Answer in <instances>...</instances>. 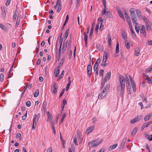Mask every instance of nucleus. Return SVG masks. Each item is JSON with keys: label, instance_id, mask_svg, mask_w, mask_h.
Masks as SVG:
<instances>
[{"label": "nucleus", "instance_id": "f257e3e1", "mask_svg": "<svg viewBox=\"0 0 152 152\" xmlns=\"http://www.w3.org/2000/svg\"><path fill=\"white\" fill-rule=\"evenodd\" d=\"M125 78L122 75H120L119 76V86L117 87L118 92L119 94H123L125 88V81L126 84L129 85L130 84L129 79L132 78L130 75H128L126 74H124Z\"/></svg>", "mask_w": 152, "mask_h": 152}, {"label": "nucleus", "instance_id": "f03ea898", "mask_svg": "<svg viewBox=\"0 0 152 152\" xmlns=\"http://www.w3.org/2000/svg\"><path fill=\"white\" fill-rule=\"evenodd\" d=\"M58 88V85L56 83H54L52 85L51 88V91H52L54 94L56 93V91Z\"/></svg>", "mask_w": 152, "mask_h": 152}, {"label": "nucleus", "instance_id": "7ed1b4c3", "mask_svg": "<svg viewBox=\"0 0 152 152\" xmlns=\"http://www.w3.org/2000/svg\"><path fill=\"white\" fill-rule=\"evenodd\" d=\"M92 72V66L91 64L88 65L87 66V72L88 75L89 77H90L91 75Z\"/></svg>", "mask_w": 152, "mask_h": 152}, {"label": "nucleus", "instance_id": "20e7f679", "mask_svg": "<svg viewBox=\"0 0 152 152\" xmlns=\"http://www.w3.org/2000/svg\"><path fill=\"white\" fill-rule=\"evenodd\" d=\"M107 93L104 91V90H103L99 94L98 96V99H100L105 98Z\"/></svg>", "mask_w": 152, "mask_h": 152}, {"label": "nucleus", "instance_id": "39448f33", "mask_svg": "<svg viewBox=\"0 0 152 152\" xmlns=\"http://www.w3.org/2000/svg\"><path fill=\"white\" fill-rule=\"evenodd\" d=\"M40 116V115L39 113L37 115H36L35 114L34 117L33 118V122L34 123L35 125H37V124L38 123V121L39 117Z\"/></svg>", "mask_w": 152, "mask_h": 152}, {"label": "nucleus", "instance_id": "423d86ee", "mask_svg": "<svg viewBox=\"0 0 152 152\" xmlns=\"http://www.w3.org/2000/svg\"><path fill=\"white\" fill-rule=\"evenodd\" d=\"M145 26L143 25L142 26L141 28L140 29V33L142 34L145 37L146 35V33L145 30Z\"/></svg>", "mask_w": 152, "mask_h": 152}, {"label": "nucleus", "instance_id": "0eeeda50", "mask_svg": "<svg viewBox=\"0 0 152 152\" xmlns=\"http://www.w3.org/2000/svg\"><path fill=\"white\" fill-rule=\"evenodd\" d=\"M1 9L2 11L1 13L2 18L3 19H4L6 15L7 11H6L5 8L4 7L2 9V7H1Z\"/></svg>", "mask_w": 152, "mask_h": 152}, {"label": "nucleus", "instance_id": "6e6552de", "mask_svg": "<svg viewBox=\"0 0 152 152\" xmlns=\"http://www.w3.org/2000/svg\"><path fill=\"white\" fill-rule=\"evenodd\" d=\"M141 19H143V20L146 23V27L147 29H148V24L149 23V22H150L149 20H148V19L146 18L145 16H143Z\"/></svg>", "mask_w": 152, "mask_h": 152}, {"label": "nucleus", "instance_id": "1a4fd4ad", "mask_svg": "<svg viewBox=\"0 0 152 152\" xmlns=\"http://www.w3.org/2000/svg\"><path fill=\"white\" fill-rule=\"evenodd\" d=\"M134 9V8H131L130 9L129 12H131L130 17L131 18H134V17H136Z\"/></svg>", "mask_w": 152, "mask_h": 152}, {"label": "nucleus", "instance_id": "9d476101", "mask_svg": "<svg viewBox=\"0 0 152 152\" xmlns=\"http://www.w3.org/2000/svg\"><path fill=\"white\" fill-rule=\"evenodd\" d=\"M111 72H108L105 75V77L104 79V81L105 82H106L107 80H109L111 77Z\"/></svg>", "mask_w": 152, "mask_h": 152}, {"label": "nucleus", "instance_id": "9b49d317", "mask_svg": "<svg viewBox=\"0 0 152 152\" xmlns=\"http://www.w3.org/2000/svg\"><path fill=\"white\" fill-rule=\"evenodd\" d=\"M141 116L140 117L137 116L133 119L132 120L130 121V123L132 124H134L136 122H137L138 121H140L141 119Z\"/></svg>", "mask_w": 152, "mask_h": 152}, {"label": "nucleus", "instance_id": "f8f14e48", "mask_svg": "<svg viewBox=\"0 0 152 152\" xmlns=\"http://www.w3.org/2000/svg\"><path fill=\"white\" fill-rule=\"evenodd\" d=\"M94 128V126H92L89 127L86 130V133L87 134H88L90 133L93 129Z\"/></svg>", "mask_w": 152, "mask_h": 152}, {"label": "nucleus", "instance_id": "ddd939ff", "mask_svg": "<svg viewBox=\"0 0 152 152\" xmlns=\"http://www.w3.org/2000/svg\"><path fill=\"white\" fill-rule=\"evenodd\" d=\"M77 140L78 141L81 142V133L80 132L79 130H77Z\"/></svg>", "mask_w": 152, "mask_h": 152}, {"label": "nucleus", "instance_id": "4468645a", "mask_svg": "<svg viewBox=\"0 0 152 152\" xmlns=\"http://www.w3.org/2000/svg\"><path fill=\"white\" fill-rule=\"evenodd\" d=\"M143 76L145 77V79L147 80V82L150 84L152 83V81L150 77L147 75H146L145 73H143Z\"/></svg>", "mask_w": 152, "mask_h": 152}, {"label": "nucleus", "instance_id": "2eb2a0df", "mask_svg": "<svg viewBox=\"0 0 152 152\" xmlns=\"http://www.w3.org/2000/svg\"><path fill=\"white\" fill-rule=\"evenodd\" d=\"M60 40H61V39H60ZM62 41H63V39H62L61 40H60V47L59 48V50L58 51V57L59 58H60V56L61 55V47L62 44Z\"/></svg>", "mask_w": 152, "mask_h": 152}, {"label": "nucleus", "instance_id": "dca6fc26", "mask_svg": "<svg viewBox=\"0 0 152 152\" xmlns=\"http://www.w3.org/2000/svg\"><path fill=\"white\" fill-rule=\"evenodd\" d=\"M136 13L137 16L140 20L143 16H142L141 12L139 10H136Z\"/></svg>", "mask_w": 152, "mask_h": 152}, {"label": "nucleus", "instance_id": "f3484780", "mask_svg": "<svg viewBox=\"0 0 152 152\" xmlns=\"http://www.w3.org/2000/svg\"><path fill=\"white\" fill-rule=\"evenodd\" d=\"M59 72V68L57 67L54 70V74L55 75V76L57 77L58 76V75Z\"/></svg>", "mask_w": 152, "mask_h": 152}, {"label": "nucleus", "instance_id": "a211bd4d", "mask_svg": "<svg viewBox=\"0 0 152 152\" xmlns=\"http://www.w3.org/2000/svg\"><path fill=\"white\" fill-rule=\"evenodd\" d=\"M103 141L102 139H101L100 140H99L98 142L95 143L93 144H92V145L91 146V147L92 148H93L96 146H97L99 145L100 143H101Z\"/></svg>", "mask_w": 152, "mask_h": 152}, {"label": "nucleus", "instance_id": "6ab92c4d", "mask_svg": "<svg viewBox=\"0 0 152 152\" xmlns=\"http://www.w3.org/2000/svg\"><path fill=\"white\" fill-rule=\"evenodd\" d=\"M47 115L48 116V120L50 122L53 121V116L51 114L49 113V112H48Z\"/></svg>", "mask_w": 152, "mask_h": 152}, {"label": "nucleus", "instance_id": "aec40b11", "mask_svg": "<svg viewBox=\"0 0 152 152\" xmlns=\"http://www.w3.org/2000/svg\"><path fill=\"white\" fill-rule=\"evenodd\" d=\"M117 11L118 12V13L119 16L122 18L125 19L124 18L123 15L121 11L119 9H117Z\"/></svg>", "mask_w": 152, "mask_h": 152}, {"label": "nucleus", "instance_id": "412c9836", "mask_svg": "<svg viewBox=\"0 0 152 152\" xmlns=\"http://www.w3.org/2000/svg\"><path fill=\"white\" fill-rule=\"evenodd\" d=\"M121 34L122 38L124 39L125 41L127 40V35L125 32L124 31H122L121 32Z\"/></svg>", "mask_w": 152, "mask_h": 152}, {"label": "nucleus", "instance_id": "4be33fe9", "mask_svg": "<svg viewBox=\"0 0 152 152\" xmlns=\"http://www.w3.org/2000/svg\"><path fill=\"white\" fill-rule=\"evenodd\" d=\"M104 10H102V15H104V14H105L106 12V10H107V6H106V4H104Z\"/></svg>", "mask_w": 152, "mask_h": 152}, {"label": "nucleus", "instance_id": "5701e85b", "mask_svg": "<svg viewBox=\"0 0 152 152\" xmlns=\"http://www.w3.org/2000/svg\"><path fill=\"white\" fill-rule=\"evenodd\" d=\"M110 88V85L109 84H107L105 87L104 89V91H106V92L108 93V92L109 91V89Z\"/></svg>", "mask_w": 152, "mask_h": 152}, {"label": "nucleus", "instance_id": "b1692460", "mask_svg": "<svg viewBox=\"0 0 152 152\" xmlns=\"http://www.w3.org/2000/svg\"><path fill=\"white\" fill-rule=\"evenodd\" d=\"M137 127H135L133 129V130L131 132V135L132 136H133L135 135L136 134V132H137Z\"/></svg>", "mask_w": 152, "mask_h": 152}, {"label": "nucleus", "instance_id": "393cba45", "mask_svg": "<svg viewBox=\"0 0 152 152\" xmlns=\"http://www.w3.org/2000/svg\"><path fill=\"white\" fill-rule=\"evenodd\" d=\"M135 55L137 56H138L140 54V50L139 48H136L135 49Z\"/></svg>", "mask_w": 152, "mask_h": 152}, {"label": "nucleus", "instance_id": "a878e982", "mask_svg": "<svg viewBox=\"0 0 152 152\" xmlns=\"http://www.w3.org/2000/svg\"><path fill=\"white\" fill-rule=\"evenodd\" d=\"M94 29V26H92L91 27V29L90 32V33L89 34V38L90 39H91L92 37V36L93 34Z\"/></svg>", "mask_w": 152, "mask_h": 152}, {"label": "nucleus", "instance_id": "bb28decb", "mask_svg": "<svg viewBox=\"0 0 152 152\" xmlns=\"http://www.w3.org/2000/svg\"><path fill=\"white\" fill-rule=\"evenodd\" d=\"M125 15V18L126 19L127 21L128 24H129L131 23L129 17L128 15V14H126V15Z\"/></svg>", "mask_w": 152, "mask_h": 152}, {"label": "nucleus", "instance_id": "cd10ccee", "mask_svg": "<svg viewBox=\"0 0 152 152\" xmlns=\"http://www.w3.org/2000/svg\"><path fill=\"white\" fill-rule=\"evenodd\" d=\"M17 10L15 11V13L14 14L13 16V20L14 22H15L16 20V17H17V14H16Z\"/></svg>", "mask_w": 152, "mask_h": 152}, {"label": "nucleus", "instance_id": "c85d7f7f", "mask_svg": "<svg viewBox=\"0 0 152 152\" xmlns=\"http://www.w3.org/2000/svg\"><path fill=\"white\" fill-rule=\"evenodd\" d=\"M105 15L107 16V17L110 18H112V16L111 14L109 11H107L106 12V13L104 14Z\"/></svg>", "mask_w": 152, "mask_h": 152}, {"label": "nucleus", "instance_id": "c756f323", "mask_svg": "<svg viewBox=\"0 0 152 152\" xmlns=\"http://www.w3.org/2000/svg\"><path fill=\"white\" fill-rule=\"evenodd\" d=\"M83 34L85 41H88V35L86 34V32H84L83 33Z\"/></svg>", "mask_w": 152, "mask_h": 152}, {"label": "nucleus", "instance_id": "7c9ffc66", "mask_svg": "<svg viewBox=\"0 0 152 152\" xmlns=\"http://www.w3.org/2000/svg\"><path fill=\"white\" fill-rule=\"evenodd\" d=\"M14 66V64H13L11 66V68L10 69V71H9V75L8 76V78H10V75H11V72L13 70V68Z\"/></svg>", "mask_w": 152, "mask_h": 152}, {"label": "nucleus", "instance_id": "2f4dec72", "mask_svg": "<svg viewBox=\"0 0 152 152\" xmlns=\"http://www.w3.org/2000/svg\"><path fill=\"white\" fill-rule=\"evenodd\" d=\"M152 71V65L150 67L148 68L145 71V73H148L149 72H150Z\"/></svg>", "mask_w": 152, "mask_h": 152}, {"label": "nucleus", "instance_id": "473e14b6", "mask_svg": "<svg viewBox=\"0 0 152 152\" xmlns=\"http://www.w3.org/2000/svg\"><path fill=\"white\" fill-rule=\"evenodd\" d=\"M125 45L126 48L128 49H129L130 48L129 42L127 41V40H126L125 41Z\"/></svg>", "mask_w": 152, "mask_h": 152}, {"label": "nucleus", "instance_id": "72a5a7b5", "mask_svg": "<svg viewBox=\"0 0 152 152\" xmlns=\"http://www.w3.org/2000/svg\"><path fill=\"white\" fill-rule=\"evenodd\" d=\"M148 29H147L148 31H150L151 30L152 31V23L151 22H149L148 24Z\"/></svg>", "mask_w": 152, "mask_h": 152}, {"label": "nucleus", "instance_id": "f704fd0d", "mask_svg": "<svg viewBox=\"0 0 152 152\" xmlns=\"http://www.w3.org/2000/svg\"><path fill=\"white\" fill-rule=\"evenodd\" d=\"M119 44L118 42H117L116 48L115 49V53H118L119 51Z\"/></svg>", "mask_w": 152, "mask_h": 152}, {"label": "nucleus", "instance_id": "c9c22d12", "mask_svg": "<svg viewBox=\"0 0 152 152\" xmlns=\"http://www.w3.org/2000/svg\"><path fill=\"white\" fill-rule=\"evenodd\" d=\"M4 79V76L3 74H1L0 75V81L1 82L3 81Z\"/></svg>", "mask_w": 152, "mask_h": 152}, {"label": "nucleus", "instance_id": "e433bc0d", "mask_svg": "<svg viewBox=\"0 0 152 152\" xmlns=\"http://www.w3.org/2000/svg\"><path fill=\"white\" fill-rule=\"evenodd\" d=\"M135 28L136 32L137 33H138L140 29V27L138 26V25H135Z\"/></svg>", "mask_w": 152, "mask_h": 152}, {"label": "nucleus", "instance_id": "4c0bfd02", "mask_svg": "<svg viewBox=\"0 0 152 152\" xmlns=\"http://www.w3.org/2000/svg\"><path fill=\"white\" fill-rule=\"evenodd\" d=\"M150 136L151 137H150V136L148 134H147L145 135V136L147 138L149 141H152V135H151Z\"/></svg>", "mask_w": 152, "mask_h": 152}, {"label": "nucleus", "instance_id": "58836bf2", "mask_svg": "<svg viewBox=\"0 0 152 152\" xmlns=\"http://www.w3.org/2000/svg\"><path fill=\"white\" fill-rule=\"evenodd\" d=\"M64 61L63 59H62L60 61V63L58 65V68H59L61 67V66L64 63Z\"/></svg>", "mask_w": 152, "mask_h": 152}, {"label": "nucleus", "instance_id": "ea45409f", "mask_svg": "<svg viewBox=\"0 0 152 152\" xmlns=\"http://www.w3.org/2000/svg\"><path fill=\"white\" fill-rule=\"evenodd\" d=\"M130 82L132 86H136L134 81L132 78H131Z\"/></svg>", "mask_w": 152, "mask_h": 152}, {"label": "nucleus", "instance_id": "a19ab883", "mask_svg": "<svg viewBox=\"0 0 152 152\" xmlns=\"http://www.w3.org/2000/svg\"><path fill=\"white\" fill-rule=\"evenodd\" d=\"M69 29L68 28V29H67L66 31L65 32L64 34V38H65V39H66L67 38V36H68V33L69 32Z\"/></svg>", "mask_w": 152, "mask_h": 152}, {"label": "nucleus", "instance_id": "79ce46f5", "mask_svg": "<svg viewBox=\"0 0 152 152\" xmlns=\"http://www.w3.org/2000/svg\"><path fill=\"white\" fill-rule=\"evenodd\" d=\"M75 150V148L74 145H72V147L70 148L69 149V152H72V151L74 152Z\"/></svg>", "mask_w": 152, "mask_h": 152}, {"label": "nucleus", "instance_id": "37998d69", "mask_svg": "<svg viewBox=\"0 0 152 152\" xmlns=\"http://www.w3.org/2000/svg\"><path fill=\"white\" fill-rule=\"evenodd\" d=\"M39 91L38 90H37L35 92L34 94V97H37L39 95Z\"/></svg>", "mask_w": 152, "mask_h": 152}, {"label": "nucleus", "instance_id": "c03bdc74", "mask_svg": "<svg viewBox=\"0 0 152 152\" xmlns=\"http://www.w3.org/2000/svg\"><path fill=\"white\" fill-rule=\"evenodd\" d=\"M118 146L117 144H115L114 145H111L110 146V148H111V150L113 149L116 148Z\"/></svg>", "mask_w": 152, "mask_h": 152}, {"label": "nucleus", "instance_id": "a18cd8bd", "mask_svg": "<svg viewBox=\"0 0 152 152\" xmlns=\"http://www.w3.org/2000/svg\"><path fill=\"white\" fill-rule=\"evenodd\" d=\"M136 17H134V18H132V21L133 23L135 24L136 25H138V24L137 23V20H136Z\"/></svg>", "mask_w": 152, "mask_h": 152}, {"label": "nucleus", "instance_id": "49530a36", "mask_svg": "<svg viewBox=\"0 0 152 152\" xmlns=\"http://www.w3.org/2000/svg\"><path fill=\"white\" fill-rule=\"evenodd\" d=\"M0 27L4 31H6L7 30L6 28H5V26L3 25L2 24H0Z\"/></svg>", "mask_w": 152, "mask_h": 152}, {"label": "nucleus", "instance_id": "de8ad7c7", "mask_svg": "<svg viewBox=\"0 0 152 152\" xmlns=\"http://www.w3.org/2000/svg\"><path fill=\"white\" fill-rule=\"evenodd\" d=\"M67 51L68 52H69V58L71 59L72 58V50L70 49V50H67Z\"/></svg>", "mask_w": 152, "mask_h": 152}, {"label": "nucleus", "instance_id": "09e8293b", "mask_svg": "<svg viewBox=\"0 0 152 152\" xmlns=\"http://www.w3.org/2000/svg\"><path fill=\"white\" fill-rule=\"evenodd\" d=\"M66 113H64V114L62 116V118L61 119V123H62L63 122V121H64V118H65V117H66Z\"/></svg>", "mask_w": 152, "mask_h": 152}, {"label": "nucleus", "instance_id": "8fccbe9b", "mask_svg": "<svg viewBox=\"0 0 152 152\" xmlns=\"http://www.w3.org/2000/svg\"><path fill=\"white\" fill-rule=\"evenodd\" d=\"M71 41L70 40L68 42V48H67V50H70V49H71Z\"/></svg>", "mask_w": 152, "mask_h": 152}, {"label": "nucleus", "instance_id": "3c124183", "mask_svg": "<svg viewBox=\"0 0 152 152\" xmlns=\"http://www.w3.org/2000/svg\"><path fill=\"white\" fill-rule=\"evenodd\" d=\"M65 89L64 88L62 89V91H61L59 96V98H60L64 94V91H65Z\"/></svg>", "mask_w": 152, "mask_h": 152}, {"label": "nucleus", "instance_id": "603ef678", "mask_svg": "<svg viewBox=\"0 0 152 152\" xmlns=\"http://www.w3.org/2000/svg\"><path fill=\"white\" fill-rule=\"evenodd\" d=\"M132 34V36L134 38V39H136V37L135 35V34L134 31H131Z\"/></svg>", "mask_w": 152, "mask_h": 152}, {"label": "nucleus", "instance_id": "864d4df0", "mask_svg": "<svg viewBox=\"0 0 152 152\" xmlns=\"http://www.w3.org/2000/svg\"><path fill=\"white\" fill-rule=\"evenodd\" d=\"M77 138L76 137H74L73 138V141L74 143H75V145H77Z\"/></svg>", "mask_w": 152, "mask_h": 152}, {"label": "nucleus", "instance_id": "5fc2aeb1", "mask_svg": "<svg viewBox=\"0 0 152 152\" xmlns=\"http://www.w3.org/2000/svg\"><path fill=\"white\" fill-rule=\"evenodd\" d=\"M28 87V85H26V86H25L24 88V90L23 92L21 94V96L25 92L26 90L27 89Z\"/></svg>", "mask_w": 152, "mask_h": 152}, {"label": "nucleus", "instance_id": "6e6d98bb", "mask_svg": "<svg viewBox=\"0 0 152 152\" xmlns=\"http://www.w3.org/2000/svg\"><path fill=\"white\" fill-rule=\"evenodd\" d=\"M99 27V24H97L96 25V28H95L96 33L97 34V33H98Z\"/></svg>", "mask_w": 152, "mask_h": 152}, {"label": "nucleus", "instance_id": "4d7b16f0", "mask_svg": "<svg viewBox=\"0 0 152 152\" xmlns=\"http://www.w3.org/2000/svg\"><path fill=\"white\" fill-rule=\"evenodd\" d=\"M47 106V104L46 103H44L42 105V108L43 109L45 110H46V108Z\"/></svg>", "mask_w": 152, "mask_h": 152}, {"label": "nucleus", "instance_id": "13d9d810", "mask_svg": "<svg viewBox=\"0 0 152 152\" xmlns=\"http://www.w3.org/2000/svg\"><path fill=\"white\" fill-rule=\"evenodd\" d=\"M27 112L26 111L25 115L22 117V120H25L26 119L27 116Z\"/></svg>", "mask_w": 152, "mask_h": 152}, {"label": "nucleus", "instance_id": "bf43d9fd", "mask_svg": "<svg viewBox=\"0 0 152 152\" xmlns=\"http://www.w3.org/2000/svg\"><path fill=\"white\" fill-rule=\"evenodd\" d=\"M31 102L30 101H28L26 103V105L27 106L29 107L31 106Z\"/></svg>", "mask_w": 152, "mask_h": 152}, {"label": "nucleus", "instance_id": "052dcab7", "mask_svg": "<svg viewBox=\"0 0 152 152\" xmlns=\"http://www.w3.org/2000/svg\"><path fill=\"white\" fill-rule=\"evenodd\" d=\"M104 72V71L103 69H102L99 72V75H102V77H103Z\"/></svg>", "mask_w": 152, "mask_h": 152}, {"label": "nucleus", "instance_id": "680f3d73", "mask_svg": "<svg viewBox=\"0 0 152 152\" xmlns=\"http://www.w3.org/2000/svg\"><path fill=\"white\" fill-rule=\"evenodd\" d=\"M104 54L103 55V57L107 58V52L105 50L104 51Z\"/></svg>", "mask_w": 152, "mask_h": 152}, {"label": "nucleus", "instance_id": "e2e57ef3", "mask_svg": "<svg viewBox=\"0 0 152 152\" xmlns=\"http://www.w3.org/2000/svg\"><path fill=\"white\" fill-rule=\"evenodd\" d=\"M10 0H7L5 3L6 5L8 6L10 3Z\"/></svg>", "mask_w": 152, "mask_h": 152}, {"label": "nucleus", "instance_id": "0e129e2a", "mask_svg": "<svg viewBox=\"0 0 152 152\" xmlns=\"http://www.w3.org/2000/svg\"><path fill=\"white\" fill-rule=\"evenodd\" d=\"M20 21H18V20H16L15 25V28H17L18 27V26L19 25V23H20Z\"/></svg>", "mask_w": 152, "mask_h": 152}, {"label": "nucleus", "instance_id": "69168bd1", "mask_svg": "<svg viewBox=\"0 0 152 152\" xmlns=\"http://www.w3.org/2000/svg\"><path fill=\"white\" fill-rule=\"evenodd\" d=\"M41 59L40 58H39L37 59V65H39L41 63Z\"/></svg>", "mask_w": 152, "mask_h": 152}, {"label": "nucleus", "instance_id": "338daca9", "mask_svg": "<svg viewBox=\"0 0 152 152\" xmlns=\"http://www.w3.org/2000/svg\"><path fill=\"white\" fill-rule=\"evenodd\" d=\"M149 118H148V116L146 115L144 118V119L145 121H148L149 119Z\"/></svg>", "mask_w": 152, "mask_h": 152}, {"label": "nucleus", "instance_id": "774afa93", "mask_svg": "<svg viewBox=\"0 0 152 152\" xmlns=\"http://www.w3.org/2000/svg\"><path fill=\"white\" fill-rule=\"evenodd\" d=\"M46 152H53L51 148H48Z\"/></svg>", "mask_w": 152, "mask_h": 152}]
</instances>
